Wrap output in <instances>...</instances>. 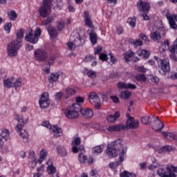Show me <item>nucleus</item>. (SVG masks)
Wrapping results in <instances>:
<instances>
[{"label": "nucleus", "mask_w": 177, "mask_h": 177, "mask_svg": "<svg viewBox=\"0 0 177 177\" xmlns=\"http://www.w3.org/2000/svg\"><path fill=\"white\" fill-rule=\"evenodd\" d=\"M88 100L90 103H95V102H100V98L95 92H91L88 95Z\"/></svg>", "instance_id": "nucleus-26"}, {"label": "nucleus", "mask_w": 177, "mask_h": 177, "mask_svg": "<svg viewBox=\"0 0 177 177\" xmlns=\"http://www.w3.org/2000/svg\"><path fill=\"white\" fill-rule=\"evenodd\" d=\"M17 38L12 42L9 43L7 46V53L10 57L17 56V52L21 48L23 38L24 37V31L21 28L17 32Z\"/></svg>", "instance_id": "nucleus-2"}, {"label": "nucleus", "mask_w": 177, "mask_h": 177, "mask_svg": "<svg viewBox=\"0 0 177 177\" xmlns=\"http://www.w3.org/2000/svg\"><path fill=\"white\" fill-rule=\"evenodd\" d=\"M7 16L9 20H11V21L17 19V13H16V11L15 10L8 11L7 12Z\"/></svg>", "instance_id": "nucleus-31"}, {"label": "nucleus", "mask_w": 177, "mask_h": 177, "mask_svg": "<svg viewBox=\"0 0 177 177\" xmlns=\"http://www.w3.org/2000/svg\"><path fill=\"white\" fill-rule=\"evenodd\" d=\"M12 28V23L9 22V23H6L4 26V30H6V31H7L8 34H9L10 32V30Z\"/></svg>", "instance_id": "nucleus-48"}, {"label": "nucleus", "mask_w": 177, "mask_h": 177, "mask_svg": "<svg viewBox=\"0 0 177 177\" xmlns=\"http://www.w3.org/2000/svg\"><path fill=\"white\" fill-rule=\"evenodd\" d=\"M21 86V79H17L15 82H13V87L15 88V89H17V88H20Z\"/></svg>", "instance_id": "nucleus-44"}, {"label": "nucleus", "mask_w": 177, "mask_h": 177, "mask_svg": "<svg viewBox=\"0 0 177 177\" xmlns=\"http://www.w3.org/2000/svg\"><path fill=\"white\" fill-rule=\"evenodd\" d=\"M110 97L113 103H120V99L118 98V97L115 95H111Z\"/></svg>", "instance_id": "nucleus-57"}, {"label": "nucleus", "mask_w": 177, "mask_h": 177, "mask_svg": "<svg viewBox=\"0 0 177 177\" xmlns=\"http://www.w3.org/2000/svg\"><path fill=\"white\" fill-rule=\"evenodd\" d=\"M137 9L142 13H149L151 9L150 3L148 1H139L136 4Z\"/></svg>", "instance_id": "nucleus-13"}, {"label": "nucleus", "mask_w": 177, "mask_h": 177, "mask_svg": "<svg viewBox=\"0 0 177 177\" xmlns=\"http://www.w3.org/2000/svg\"><path fill=\"white\" fill-rule=\"evenodd\" d=\"M67 46L70 50H74V49H75V45H74V43L73 42H68Z\"/></svg>", "instance_id": "nucleus-58"}, {"label": "nucleus", "mask_w": 177, "mask_h": 177, "mask_svg": "<svg viewBox=\"0 0 177 177\" xmlns=\"http://www.w3.org/2000/svg\"><path fill=\"white\" fill-rule=\"evenodd\" d=\"M120 177H136V174L130 173L129 171H124L120 174Z\"/></svg>", "instance_id": "nucleus-42"}, {"label": "nucleus", "mask_w": 177, "mask_h": 177, "mask_svg": "<svg viewBox=\"0 0 177 177\" xmlns=\"http://www.w3.org/2000/svg\"><path fill=\"white\" fill-rule=\"evenodd\" d=\"M169 50L171 53H173V55L177 53V44H174L173 46H169Z\"/></svg>", "instance_id": "nucleus-45"}, {"label": "nucleus", "mask_w": 177, "mask_h": 177, "mask_svg": "<svg viewBox=\"0 0 177 177\" xmlns=\"http://www.w3.org/2000/svg\"><path fill=\"white\" fill-rule=\"evenodd\" d=\"M149 118V116H143L142 118H141V122L145 125H147L150 122Z\"/></svg>", "instance_id": "nucleus-46"}, {"label": "nucleus", "mask_w": 177, "mask_h": 177, "mask_svg": "<svg viewBox=\"0 0 177 177\" xmlns=\"http://www.w3.org/2000/svg\"><path fill=\"white\" fill-rule=\"evenodd\" d=\"M106 153L110 158H114L119 154V159L117 162L109 163V167L111 169H115L118 165H121L127 158V149L124 147L121 138L108 144Z\"/></svg>", "instance_id": "nucleus-1"}, {"label": "nucleus", "mask_w": 177, "mask_h": 177, "mask_svg": "<svg viewBox=\"0 0 177 177\" xmlns=\"http://www.w3.org/2000/svg\"><path fill=\"white\" fill-rule=\"evenodd\" d=\"M91 104H93L95 109L97 110H99L100 109V106L102 104H100V101H94V102L91 103Z\"/></svg>", "instance_id": "nucleus-53"}, {"label": "nucleus", "mask_w": 177, "mask_h": 177, "mask_svg": "<svg viewBox=\"0 0 177 177\" xmlns=\"http://www.w3.org/2000/svg\"><path fill=\"white\" fill-rule=\"evenodd\" d=\"M165 16H166V19L169 21V25L170 28H171V30H176L177 28L176 22L175 20L172 19V17H171V14L169 13V12H167Z\"/></svg>", "instance_id": "nucleus-20"}, {"label": "nucleus", "mask_w": 177, "mask_h": 177, "mask_svg": "<svg viewBox=\"0 0 177 177\" xmlns=\"http://www.w3.org/2000/svg\"><path fill=\"white\" fill-rule=\"evenodd\" d=\"M118 88L119 89H127V84L119 82H118Z\"/></svg>", "instance_id": "nucleus-50"}, {"label": "nucleus", "mask_w": 177, "mask_h": 177, "mask_svg": "<svg viewBox=\"0 0 177 177\" xmlns=\"http://www.w3.org/2000/svg\"><path fill=\"white\" fill-rule=\"evenodd\" d=\"M103 149H104V145H97L92 149V153L94 156H99L103 153Z\"/></svg>", "instance_id": "nucleus-23"}, {"label": "nucleus", "mask_w": 177, "mask_h": 177, "mask_svg": "<svg viewBox=\"0 0 177 177\" xmlns=\"http://www.w3.org/2000/svg\"><path fill=\"white\" fill-rule=\"evenodd\" d=\"M47 156H48V151H46V150L45 149L41 150L40 151V156L38 160L39 164H42V162L44 161V160H45V158H46Z\"/></svg>", "instance_id": "nucleus-35"}, {"label": "nucleus", "mask_w": 177, "mask_h": 177, "mask_svg": "<svg viewBox=\"0 0 177 177\" xmlns=\"http://www.w3.org/2000/svg\"><path fill=\"white\" fill-rule=\"evenodd\" d=\"M61 75H59L57 72H52L48 77V81L49 84H55L57 82Z\"/></svg>", "instance_id": "nucleus-18"}, {"label": "nucleus", "mask_w": 177, "mask_h": 177, "mask_svg": "<svg viewBox=\"0 0 177 177\" xmlns=\"http://www.w3.org/2000/svg\"><path fill=\"white\" fill-rule=\"evenodd\" d=\"M56 151L57 154L59 156V157H67L68 153H67V149L66 147L62 146V145H57L56 146Z\"/></svg>", "instance_id": "nucleus-17"}, {"label": "nucleus", "mask_w": 177, "mask_h": 177, "mask_svg": "<svg viewBox=\"0 0 177 177\" xmlns=\"http://www.w3.org/2000/svg\"><path fill=\"white\" fill-rule=\"evenodd\" d=\"M109 55L111 57V62L112 63V64H115V63H117L118 60L117 59H115V57H114V55H113V53H110L109 54Z\"/></svg>", "instance_id": "nucleus-51"}, {"label": "nucleus", "mask_w": 177, "mask_h": 177, "mask_svg": "<svg viewBox=\"0 0 177 177\" xmlns=\"http://www.w3.org/2000/svg\"><path fill=\"white\" fill-rule=\"evenodd\" d=\"M162 135L167 140H174L175 139V136H174V134L172 133H167L165 131H163L162 133Z\"/></svg>", "instance_id": "nucleus-38"}, {"label": "nucleus", "mask_w": 177, "mask_h": 177, "mask_svg": "<svg viewBox=\"0 0 177 177\" xmlns=\"http://www.w3.org/2000/svg\"><path fill=\"white\" fill-rule=\"evenodd\" d=\"M41 125L43 127H45L46 128H52V126L50 125V123L49 122V121L43 122Z\"/></svg>", "instance_id": "nucleus-62"}, {"label": "nucleus", "mask_w": 177, "mask_h": 177, "mask_svg": "<svg viewBox=\"0 0 177 177\" xmlns=\"http://www.w3.org/2000/svg\"><path fill=\"white\" fill-rule=\"evenodd\" d=\"M47 30L52 39H55L57 37V30L55 27L49 26L47 27Z\"/></svg>", "instance_id": "nucleus-22"}, {"label": "nucleus", "mask_w": 177, "mask_h": 177, "mask_svg": "<svg viewBox=\"0 0 177 177\" xmlns=\"http://www.w3.org/2000/svg\"><path fill=\"white\" fill-rule=\"evenodd\" d=\"M39 104L41 109H48V106H50V100L49 99V93L48 92L41 94Z\"/></svg>", "instance_id": "nucleus-9"}, {"label": "nucleus", "mask_w": 177, "mask_h": 177, "mask_svg": "<svg viewBox=\"0 0 177 177\" xmlns=\"http://www.w3.org/2000/svg\"><path fill=\"white\" fill-rule=\"evenodd\" d=\"M166 31L164 26L156 28V30L150 34L151 39L153 41H158L161 39V35H165Z\"/></svg>", "instance_id": "nucleus-12"}, {"label": "nucleus", "mask_w": 177, "mask_h": 177, "mask_svg": "<svg viewBox=\"0 0 177 177\" xmlns=\"http://www.w3.org/2000/svg\"><path fill=\"white\" fill-rule=\"evenodd\" d=\"M41 34H42V31L39 27H37L35 32H32V29H30L29 33L26 35L25 39L30 44H35L38 42V37H41Z\"/></svg>", "instance_id": "nucleus-7"}, {"label": "nucleus", "mask_w": 177, "mask_h": 177, "mask_svg": "<svg viewBox=\"0 0 177 177\" xmlns=\"http://www.w3.org/2000/svg\"><path fill=\"white\" fill-rule=\"evenodd\" d=\"M55 99H57V100H60L62 99V97H63V93L62 92H57L55 94Z\"/></svg>", "instance_id": "nucleus-64"}, {"label": "nucleus", "mask_w": 177, "mask_h": 177, "mask_svg": "<svg viewBox=\"0 0 177 177\" xmlns=\"http://www.w3.org/2000/svg\"><path fill=\"white\" fill-rule=\"evenodd\" d=\"M163 149H165V153H169V151H172V147L169 145H165L163 147Z\"/></svg>", "instance_id": "nucleus-59"}, {"label": "nucleus", "mask_w": 177, "mask_h": 177, "mask_svg": "<svg viewBox=\"0 0 177 177\" xmlns=\"http://www.w3.org/2000/svg\"><path fill=\"white\" fill-rule=\"evenodd\" d=\"M127 23L131 28H135V27H136V17L128 18Z\"/></svg>", "instance_id": "nucleus-36"}, {"label": "nucleus", "mask_w": 177, "mask_h": 177, "mask_svg": "<svg viewBox=\"0 0 177 177\" xmlns=\"http://www.w3.org/2000/svg\"><path fill=\"white\" fill-rule=\"evenodd\" d=\"M130 44L133 45L134 48H138V46H142L143 41L139 39L135 40L133 39H130Z\"/></svg>", "instance_id": "nucleus-30"}, {"label": "nucleus", "mask_w": 177, "mask_h": 177, "mask_svg": "<svg viewBox=\"0 0 177 177\" xmlns=\"http://www.w3.org/2000/svg\"><path fill=\"white\" fill-rule=\"evenodd\" d=\"M29 158H30V160H37V158H35V152L34 151L29 152Z\"/></svg>", "instance_id": "nucleus-63"}, {"label": "nucleus", "mask_w": 177, "mask_h": 177, "mask_svg": "<svg viewBox=\"0 0 177 177\" xmlns=\"http://www.w3.org/2000/svg\"><path fill=\"white\" fill-rule=\"evenodd\" d=\"M15 120L18 121V124L15 127V129L19 133V136L22 138V139H25L26 142H28V133L26 131V130L23 129L24 128V120L23 118H20L19 115H15Z\"/></svg>", "instance_id": "nucleus-6"}, {"label": "nucleus", "mask_w": 177, "mask_h": 177, "mask_svg": "<svg viewBox=\"0 0 177 177\" xmlns=\"http://www.w3.org/2000/svg\"><path fill=\"white\" fill-rule=\"evenodd\" d=\"M47 62L44 64V71H45L46 74H49L50 73V66L53 63H55V60H56V55H51L49 57H48L47 53Z\"/></svg>", "instance_id": "nucleus-14"}, {"label": "nucleus", "mask_w": 177, "mask_h": 177, "mask_svg": "<svg viewBox=\"0 0 177 177\" xmlns=\"http://www.w3.org/2000/svg\"><path fill=\"white\" fill-rule=\"evenodd\" d=\"M135 80L138 82H146L147 81V77H146L145 74H137L135 76Z\"/></svg>", "instance_id": "nucleus-34"}, {"label": "nucleus", "mask_w": 177, "mask_h": 177, "mask_svg": "<svg viewBox=\"0 0 177 177\" xmlns=\"http://www.w3.org/2000/svg\"><path fill=\"white\" fill-rule=\"evenodd\" d=\"M155 122L153 126V129L156 131V132H161V129L164 128V123L158 119V118H154Z\"/></svg>", "instance_id": "nucleus-16"}, {"label": "nucleus", "mask_w": 177, "mask_h": 177, "mask_svg": "<svg viewBox=\"0 0 177 177\" xmlns=\"http://www.w3.org/2000/svg\"><path fill=\"white\" fill-rule=\"evenodd\" d=\"M10 136V133L9 130L8 129L3 130L0 134L1 142H2V139H3L4 140H8Z\"/></svg>", "instance_id": "nucleus-28"}, {"label": "nucleus", "mask_w": 177, "mask_h": 177, "mask_svg": "<svg viewBox=\"0 0 177 177\" xmlns=\"http://www.w3.org/2000/svg\"><path fill=\"white\" fill-rule=\"evenodd\" d=\"M66 99H68L70 96H73V95H75V89L68 87L66 89Z\"/></svg>", "instance_id": "nucleus-39"}, {"label": "nucleus", "mask_w": 177, "mask_h": 177, "mask_svg": "<svg viewBox=\"0 0 177 177\" xmlns=\"http://www.w3.org/2000/svg\"><path fill=\"white\" fill-rule=\"evenodd\" d=\"M161 71H159L160 74L165 75L166 73L171 71V67L169 66V59L166 58L160 60V63L158 64Z\"/></svg>", "instance_id": "nucleus-10"}, {"label": "nucleus", "mask_w": 177, "mask_h": 177, "mask_svg": "<svg viewBox=\"0 0 177 177\" xmlns=\"http://www.w3.org/2000/svg\"><path fill=\"white\" fill-rule=\"evenodd\" d=\"M151 82H153L154 84H159L160 83V77L157 76H153L151 80Z\"/></svg>", "instance_id": "nucleus-56"}, {"label": "nucleus", "mask_w": 177, "mask_h": 177, "mask_svg": "<svg viewBox=\"0 0 177 177\" xmlns=\"http://www.w3.org/2000/svg\"><path fill=\"white\" fill-rule=\"evenodd\" d=\"M122 56H123V59H124L126 62H130L133 56H135V53L132 50H128L126 53H124L122 55Z\"/></svg>", "instance_id": "nucleus-27"}, {"label": "nucleus", "mask_w": 177, "mask_h": 177, "mask_svg": "<svg viewBox=\"0 0 177 177\" xmlns=\"http://www.w3.org/2000/svg\"><path fill=\"white\" fill-rule=\"evenodd\" d=\"M78 159L80 162H85V161H86L87 158L85 155H84V153H81L78 156Z\"/></svg>", "instance_id": "nucleus-47"}, {"label": "nucleus", "mask_w": 177, "mask_h": 177, "mask_svg": "<svg viewBox=\"0 0 177 177\" xmlns=\"http://www.w3.org/2000/svg\"><path fill=\"white\" fill-rule=\"evenodd\" d=\"M34 56L37 62H46L48 59V53L42 48H37L34 52Z\"/></svg>", "instance_id": "nucleus-11"}, {"label": "nucleus", "mask_w": 177, "mask_h": 177, "mask_svg": "<svg viewBox=\"0 0 177 177\" xmlns=\"http://www.w3.org/2000/svg\"><path fill=\"white\" fill-rule=\"evenodd\" d=\"M65 26H66V22L64 21H57V28L58 31H62Z\"/></svg>", "instance_id": "nucleus-41"}, {"label": "nucleus", "mask_w": 177, "mask_h": 177, "mask_svg": "<svg viewBox=\"0 0 177 177\" xmlns=\"http://www.w3.org/2000/svg\"><path fill=\"white\" fill-rule=\"evenodd\" d=\"M52 3V0H44L43 5L39 9V13L41 17L45 19L50 15V10L52 8L50 5Z\"/></svg>", "instance_id": "nucleus-8"}, {"label": "nucleus", "mask_w": 177, "mask_h": 177, "mask_svg": "<svg viewBox=\"0 0 177 177\" xmlns=\"http://www.w3.org/2000/svg\"><path fill=\"white\" fill-rule=\"evenodd\" d=\"M75 146H80L81 145V138H76L72 142Z\"/></svg>", "instance_id": "nucleus-55"}, {"label": "nucleus", "mask_w": 177, "mask_h": 177, "mask_svg": "<svg viewBox=\"0 0 177 177\" xmlns=\"http://www.w3.org/2000/svg\"><path fill=\"white\" fill-rule=\"evenodd\" d=\"M89 38L92 45H96L97 44V35L95 32L89 33Z\"/></svg>", "instance_id": "nucleus-29"}, {"label": "nucleus", "mask_w": 177, "mask_h": 177, "mask_svg": "<svg viewBox=\"0 0 177 177\" xmlns=\"http://www.w3.org/2000/svg\"><path fill=\"white\" fill-rule=\"evenodd\" d=\"M85 71H87L86 75L89 78H96V72L92 71V70H88V68H85Z\"/></svg>", "instance_id": "nucleus-43"}, {"label": "nucleus", "mask_w": 177, "mask_h": 177, "mask_svg": "<svg viewBox=\"0 0 177 177\" xmlns=\"http://www.w3.org/2000/svg\"><path fill=\"white\" fill-rule=\"evenodd\" d=\"M75 104H72L71 106L66 108L64 113L69 120H75L80 116V112L82 110V106L80 103H84L85 98L84 97L77 96L75 98Z\"/></svg>", "instance_id": "nucleus-3"}, {"label": "nucleus", "mask_w": 177, "mask_h": 177, "mask_svg": "<svg viewBox=\"0 0 177 177\" xmlns=\"http://www.w3.org/2000/svg\"><path fill=\"white\" fill-rule=\"evenodd\" d=\"M137 71L138 73H146L147 70H146V68H145V66H141L137 68Z\"/></svg>", "instance_id": "nucleus-60"}, {"label": "nucleus", "mask_w": 177, "mask_h": 177, "mask_svg": "<svg viewBox=\"0 0 177 177\" xmlns=\"http://www.w3.org/2000/svg\"><path fill=\"white\" fill-rule=\"evenodd\" d=\"M56 167L53 165H50L47 167V172L49 174V175H54V174H56Z\"/></svg>", "instance_id": "nucleus-40"}, {"label": "nucleus", "mask_w": 177, "mask_h": 177, "mask_svg": "<svg viewBox=\"0 0 177 177\" xmlns=\"http://www.w3.org/2000/svg\"><path fill=\"white\" fill-rule=\"evenodd\" d=\"M120 117H121V113H120L119 111H115L114 115H109L107 116V120L109 122H115Z\"/></svg>", "instance_id": "nucleus-24"}, {"label": "nucleus", "mask_w": 177, "mask_h": 177, "mask_svg": "<svg viewBox=\"0 0 177 177\" xmlns=\"http://www.w3.org/2000/svg\"><path fill=\"white\" fill-rule=\"evenodd\" d=\"M138 56H142L143 59H147L150 57V51L145 49H139L136 52Z\"/></svg>", "instance_id": "nucleus-21"}, {"label": "nucleus", "mask_w": 177, "mask_h": 177, "mask_svg": "<svg viewBox=\"0 0 177 177\" xmlns=\"http://www.w3.org/2000/svg\"><path fill=\"white\" fill-rule=\"evenodd\" d=\"M13 82H15V77H10L3 80V85L6 88L9 89L13 88Z\"/></svg>", "instance_id": "nucleus-25"}, {"label": "nucleus", "mask_w": 177, "mask_h": 177, "mask_svg": "<svg viewBox=\"0 0 177 177\" xmlns=\"http://www.w3.org/2000/svg\"><path fill=\"white\" fill-rule=\"evenodd\" d=\"M52 131L53 132H54V133H56L55 136L57 138L59 136H62V132H63V130H62V128L59 127V126H53L52 127Z\"/></svg>", "instance_id": "nucleus-33"}, {"label": "nucleus", "mask_w": 177, "mask_h": 177, "mask_svg": "<svg viewBox=\"0 0 177 177\" xmlns=\"http://www.w3.org/2000/svg\"><path fill=\"white\" fill-rule=\"evenodd\" d=\"M99 59L100 60H102V62H106L109 59V57H107L106 54L102 53L100 54Z\"/></svg>", "instance_id": "nucleus-52"}, {"label": "nucleus", "mask_w": 177, "mask_h": 177, "mask_svg": "<svg viewBox=\"0 0 177 177\" xmlns=\"http://www.w3.org/2000/svg\"><path fill=\"white\" fill-rule=\"evenodd\" d=\"M54 19L55 17H53V16L48 17L46 19L41 21V26H49V24H51V23L53 22Z\"/></svg>", "instance_id": "nucleus-37"}, {"label": "nucleus", "mask_w": 177, "mask_h": 177, "mask_svg": "<svg viewBox=\"0 0 177 177\" xmlns=\"http://www.w3.org/2000/svg\"><path fill=\"white\" fill-rule=\"evenodd\" d=\"M80 113H82V115L84 117V118H92L93 117V111L89 108L84 109H82V108Z\"/></svg>", "instance_id": "nucleus-19"}, {"label": "nucleus", "mask_w": 177, "mask_h": 177, "mask_svg": "<svg viewBox=\"0 0 177 177\" xmlns=\"http://www.w3.org/2000/svg\"><path fill=\"white\" fill-rule=\"evenodd\" d=\"M94 50V55H100L101 51L103 50V47L102 46H99L96 48H95Z\"/></svg>", "instance_id": "nucleus-54"}, {"label": "nucleus", "mask_w": 177, "mask_h": 177, "mask_svg": "<svg viewBox=\"0 0 177 177\" xmlns=\"http://www.w3.org/2000/svg\"><path fill=\"white\" fill-rule=\"evenodd\" d=\"M140 38H141V39H142V41H145V42H149V38H147V36H146L143 33H141L140 35Z\"/></svg>", "instance_id": "nucleus-61"}, {"label": "nucleus", "mask_w": 177, "mask_h": 177, "mask_svg": "<svg viewBox=\"0 0 177 177\" xmlns=\"http://www.w3.org/2000/svg\"><path fill=\"white\" fill-rule=\"evenodd\" d=\"M131 95H132V93L131 91L126 90L121 91L120 93V97L121 99H124V100H127L129 97H131Z\"/></svg>", "instance_id": "nucleus-32"}, {"label": "nucleus", "mask_w": 177, "mask_h": 177, "mask_svg": "<svg viewBox=\"0 0 177 177\" xmlns=\"http://www.w3.org/2000/svg\"><path fill=\"white\" fill-rule=\"evenodd\" d=\"M84 21L85 25L89 28H93V23L92 22V19H91V15H89V11H84L83 14Z\"/></svg>", "instance_id": "nucleus-15"}, {"label": "nucleus", "mask_w": 177, "mask_h": 177, "mask_svg": "<svg viewBox=\"0 0 177 177\" xmlns=\"http://www.w3.org/2000/svg\"><path fill=\"white\" fill-rule=\"evenodd\" d=\"M175 174H177V167L174 165L167 166L166 169L160 168L157 170V174L160 177H176Z\"/></svg>", "instance_id": "nucleus-5"}, {"label": "nucleus", "mask_w": 177, "mask_h": 177, "mask_svg": "<svg viewBox=\"0 0 177 177\" xmlns=\"http://www.w3.org/2000/svg\"><path fill=\"white\" fill-rule=\"evenodd\" d=\"M139 128V120H135L132 116H129L126 122V126L120 124L113 126H109L106 129L108 132H120L125 131V129H138Z\"/></svg>", "instance_id": "nucleus-4"}, {"label": "nucleus", "mask_w": 177, "mask_h": 177, "mask_svg": "<svg viewBox=\"0 0 177 177\" xmlns=\"http://www.w3.org/2000/svg\"><path fill=\"white\" fill-rule=\"evenodd\" d=\"M94 59H95V57H93V55H86L84 60H85V62H86L87 63H89V62L93 61Z\"/></svg>", "instance_id": "nucleus-49"}]
</instances>
